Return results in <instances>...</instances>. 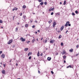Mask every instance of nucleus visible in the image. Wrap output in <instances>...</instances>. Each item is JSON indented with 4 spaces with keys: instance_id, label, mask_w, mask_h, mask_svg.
<instances>
[{
    "instance_id": "obj_48",
    "label": "nucleus",
    "mask_w": 79,
    "mask_h": 79,
    "mask_svg": "<svg viewBox=\"0 0 79 79\" xmlns=\"http://www.w3.org/2000/svg\"><path fill=\"white\" fill-rule=\"evenodd\" d=\"M64 63H66V61H65V60H64Z\"/></svg>"
},
{
    "instance_id": "obj_22",
    "label": "nucleus",
    "mask_w": 79,
    "mask_h": 79,
    "mask_svg": "<svg viewBox=\"0 0 79 79\" xmlns=\"http://www.w3.org/2000/svg\"><path fill=\"white\" fill-rule=\"evenodd\" d=\"M61 35H60L59 36V39H61Z\"/></svg>"
},
{
    "instance_id": "obj_13",
    "label": "nucleus",
    "mask_w": 79,
    "mask_h": 79,
    "mask_svg": "<svg viewBox=\"0 0 79 79\" xmlns=\"http://www.w3.org/2000/svg\"><path fill=\"white\" fill-rule=\"evenodd\" d=\"M63 29H64V27L63 26L61 27L60 29V31H63Z\"/></svg>"
},
{
    "instance_id": "obj_25",
    "label": "nucleus",
    "mask_w": 79,
    "mask_h": 79,
    "mask_svg": "<svg viewBox=\"0 0 79 79\" xmlns=\"http://www.w3.org/2000/svg\"><path fill=\"white\" fill-rule=\"evenodd\" d=\"M72 15L73 16H75V14H74V13L72 12Z\"/></svg>"
},
{
    "instance_id": "obj_54",
    "label": "nucleus",
    "mask_w": 79,
    "mask_h": 79,
    "mask_svg": "<svg viewBox=\"0 0 79 79\" xmlns=\"http://www.w3.org/2000/svg\"><path fill=\"white\" fill-rule=\"evenodd\" d=\"M58 32H61V31H58Z\"/></svg>"
},
{
    "instance_id": "obj_16",
    "label": "nucleus",
    "mask_w": 79,
    "mask_h": 79,
    "mask_svg": "<svg viewBox=\"0 0 79 79\" xmlns=\"http://www.w3.org/2000/svg\"><path fill=\"white\" fill-rule=\"evenodd\" d=\"M70 52H73V49H71L70 50H69Z\"/></svg>"
},
{
    "instance_id": "obj_37",
    "label": "nucleus",
    "mask_w": 79,
    "mask_h": 79,
    "mask_svg": "<svg viewBox=\"0 0 79 79\" xmlns=\"http://www.w3.org/2000/svg\"><path fill=\"white\" fill-rule=\"evenodd\" d=\"M51 73L52 74H53V73H53V72L52 71H51Z\"/></svg>"
},
{
    "instance_id": "obj_29",
    "label": "nucleus",
    "mask_w": 79,
    "mask_h": 79,
    "mask_svg": "<svg viewBox=\"0 0 79 79\" xmlns=\"http://www.w3.org/2000/svg\"><path fill=\"white\" fill-rule=\"evenodd\" d=\"M56 15H60V12H58L56 13Z\"/></svg>"
},
{
    "instance_id": "obj_27",
    "label": "nucleus",
    "mask_w": 79,
    "mask_h": 79,
    "mask_svg": "<svg viewBox=\"0 0 79 79\" xmlns=\"http://www.w3.org/2000/svg\"><path fill=\"white\" fill-rule=\"evenodd\" d=\"M26 27H28V24H26L25 25Z\"/></svg>"
},
{
    "instance_id": "obj_12",
    "label": "nucleus",
    "mask_w": 79,
    "mask_h": 79,
    "mask_svg": "<svg viewBox=\"0 0 79 79\" xmlns=\"http://www.w3.org/2000/svg\"><path fill=\"white\" fill-rule=\"evenodd\" d=\"M73 68V67H72V66H71V65H69L67 67V68Z\"/></svg>"
},
{
    "instance_id": "obj_20",
    "label": "nucleus",
    "mask_w": 79,
    "mask_h": 79,
    "mask_svg": "<svg viewBox=\"0 0 79 79\" xmlns=\"http://www.w3.org/2000/svg\"><path fill=\"white\" fill-rule=\"evenodd\" d=\"M23 18L24 19H26V15H24Z\"/></svg>"
},
{
    "instance_id": "obj_21",
    "label": "nucleus",
    "mask_w": 79,
    "mask_h": 79,
    "mask_svg": "<svg viewBox=\"0 0 79 79\" xmlns=\"http://www.w3.org/2000/svg\"><path fill=\"white\" fill-rule=\"evenodd\" d=\"M66 1H64L63 4L64 5H66Z\"/></svg>"
},
{
    "instance_id": "obj_30",
    "label": "nucleus",
    "mask_w": 79,
    "mask_h": 79,
    "mask_svg": "<svg viewBox=\"0 0 79 79\" xmlns=\"http://www.w3.org/2000/svg\"><path fill=\"white\" fill-rule=\"evenodd\" d=\"M75 13H76V14H77V13H78V11H75Z\"/></svg>"
},
{
    "instance_id": "obj_43",
    "label": "nucleus",
    "mask_w": 79,
    "mask_h": 79,
    "mask_svg": "<svg viewBox=\"0 0 79 79\" xmlns=\"http://www.w3.org/2000/svg\"><path fill=\"white\" fill-rule=\"evenodd\" d=\"M44 39V37H42L41 39V40H42Z\"/></svg>"
},
{
    "instance_id": "obj_14",
    "label": "nucleus",
    "mask_w": 79,
    "mask_h": 79,
    "mask_svg": "<svg viewBox=\"0 0 79 79\" xmlns=\"http://www.w3.org/2000/svg\"><path fill=\"white\" fill-rule=\"evenodd\" d=\"M27 50H28V48H25L24 49V51L25 52H27Z\"/></svg>"
},
{
    "instance_id": "obj_11",
    "label": "nucleus",
    "mask_w": 79,
    "mask_h": 79,
    "mask_svg": "<svg viewBox=\"0 0 79 79\" xmlns=\"http://www.w3.org/2000/svg\"><path fill=\"white\" fill-rule=\"evenodd\" d=\"M51 59H52V58H51V57H48V61H50V60H51Z\"/></svg>"
},
{
    "instance_id": "obj_24",
    "label": "nucleus",
    "mask_w": 79,
    "mask_h": 79,
    "mask_svg": "<svg viewBox=\"0 0 79 79\" xmlns=\"http://www.w3.org/2000/svg\"><path fill=\"white\" fill-rule=\"evenodd\" d=\"M35 40L33 39L32 40V43H34V42H35Z\"/></svg>"
},
{
    "instance_id": "obj_56",
    "label": "nucleus",
    "mask_w": 79,
    "mask_h": 79,
    "mask_svg": "<svg viewBox=\"0 0 79 79\" xmlns=\"http://www.w3.org/2000/svg\"><path fill=\"white\" fill-rule=\"evenodd\" d=\"M35 23H37V21H35Z\"/></svg>"
},
{
    "instance_id": "obj_60",
    "label": "nucleus",
    "mask_w": 79,
    "mask_h": 79,
    "mask_svg": "<svg viewBox=\"0 0 79 79\" xmlns=\"http://www.w3.org/2000/svg\"><path fill=\"white\" fill-rule=\"evenodd\" d=\"M35 34H37V32L36 31L35 32Z\"/></svg>"
},
{
    "instance_id": "obj_42",
    "label": "nucleus",
    "mask_w": 79,
    "mask_h": 79,
    "mask_svg": "<svg viewBox=\"0 0 79 79\" xmlns=\"http://www.w3.org/2000/svg\"><path fill=\"white\" fill-rule=\"evenodd\" d=\"M51 15H53V12L51 13Z\"/></svg>"
},
{
    "instance_id": "obj_40",
    "label": "nucleus",
    "mask_w": 79,
    "mask_h": 79,
    "mask_svg": "<svg viewBox=\"0 0 79 79\" xmlns=\"http://www.w3.org/2000/svg\"><path fill=\"white\" fill-rule=\"evenodd\" d=\"M42 55H43V54L42 53H41V54L40 55V56H42Z\"/></svg>"
},
{
    "instance_id": "obj_49",
    "label": "nucleus",
    "mask_w": 79,
    "mask_h": 79,
    "mask_svg": "<svg viewBox=\"0 0 79 79\" xmlns=\"http://www.w3.org/2000/svg\"><path fill=\"white\" fill-rule=\"evenodd\" d=\"M79 53H78V54H76V56H78V55H79Z\"/></svg>"
},
{
    "instance_id": "obj_5",
    "label": "nucleus",
    "mask_w": 79,
    "mask_h": 79,
    "mask_svg": "<svg viewBox=\"0 0 79 79\" xmlns=\"http://www.w3.org/2000/svg\"><path fill=\"white\" fill-rule=\"evenodd\" d=\"M69 22L68 21L65 24V26H66V27H67L68 26V25L69 24Z\"/></svg>"
},
{
    "instance_id": "obj_34",
    "label": "nucleus",
    "mask_w": 79,
    "mask_h": 79,
    "mask_svg": "<svg viewBox=\"0 0 79 79\" xmlns=\"http://www.w3.org/2000/svg\"><path fill=\"white\" fill-rule=\"evenodd\" d=\"M29 60H31V56H30L29 57Z\"/></svg>"
},
{
    "instance_id": "obj_47",
    "label": "nucleus",
    "mask_w": 79,
    "mask_h": 79,
    "mask_svg": "<svg viewBox=\"0 0 79 79\" xmlns=\"http://www.w3.org/2000/svg\"><path fill=\"white\" fill-rule=\"evenodd\" d=\"M28 56H29V55H30V52L28 54Z\"/></svg>"
},
{
    "instance_id": "obj_31",
    "label": "nucleus",
    "mask_w": 79,
    "mask_h": 79,
    "mask_svg": "<svg viewBox=\"0 0 79 79\" xmlns=\"http://www.w3.org/2000/svg\"><path fill=\"white\" fill-rule=\"evenodd\" d=\"M29 42H30V41H27V44H29Z\"/></svg>"
},
{
    "instance_id": "obj_3",
    "label": "nucleus",
    "mask_w": 79,
    "mask_h": 79,
    "mask_svg": "<svg viewBox=\"0 0 79 79\" xmlns=\"http://www.w3.org/2000/svg\"><path fill=\"white\" fill-rule=\"evenodd\" d=\"M56 22L54 21L53 23V27H55V25H56Z\"/></svg>"
},
{
    "instance_id": "obj_2",
    "label": "nucleus",
    "mask_w": 79,
    "mask_h": 79,
    "mask_svg": "<svg viewBox=\"0 0 79 79\" xmlns=\"http://www.w3.org/2000/svg\"><path fill=\"white\" fill-rule=\"evenodd\" d=\"M12 42H13V40L12 39V40H10L9 41V42H8V44H10L11 43H12Z\"/></svg>"
},
{
    "instance_id": "obj_10",
    "label": "nucleus",
    "mask_w": 79,
    "mask_h": 79,
    "mask_svg": "<svg viewBox=\"0 0 79 79\" xmlns=\"http://www.w3.org/2000/svg\"><path fill=\"white\" fill-rule=\"evenodd\" d=\"M63 58L64 60H66V56L65 55H64L63 56Z\"/></svg>"
},
{
    "instance_id": "obj_55",
    "label": "nucleus",
    "mask_w": 79,
    "mask_h": 79,
    "mask_svg": "<svg viewBox=\"0 0 79 79\" xmlns=\"http://www.w3.org/2000/svg\"><path fill=\"white\" fill-rule=\"evenodd\" d=\"M60 5H61V4H62V2H60Z\"/></svg>"
},
{
    "instance_id": "obj_15",
    "label": "nucleus",
    "mask_w": 79,
    "mask_h": 79,
    "mask_svg": "<svg viewBox=\"0 0 79 79\" xmlns=\"http://www.w3.org/2000/svg\"><path fill=\"white\" fill-rule=\"evenodd\" d=\"M18 27H17L16 28L15 30V32H17V31H18Z\"/></svg>"
},
{
    "instance_id": "obj_7",
    "label": "nucleus",
    "mask_w": 79,
    "mask_h": 79,
    "mask_svg": "<svg viewBox=\"0 0 79 79\" xmlns=\"http://www.w3.org/2000/svg\"><path fill=\"white\" fill-rule=\"evenodd\" d=\"M18 10V8H17L16 7H15V8H13V9L12 10V11H13L15 10Z\"/></svg>"
},
{
    "instance_id": "obj_52",
    "label": "nucleus",
    "mask_w": 79,
    "mask_h": 79,
    "mask_svg": "<svg viewBox=\"0 0 79 79\" xmlns=\"http://www.w3.org/2000/svg\"><path fill=\"white\" fill-rule=\"evenodd\" d=\"M36 40H37V41H39V40L38 39V38H37L36 39Z\"/></svg>"
},
{
    "instance_id": "obj_53",
    "label": "nucleus",
    "mask_w": 79,
    "mask_h": 79,
    "mask_svg": "<svg viewBox=\"0 0 79 79\" xmlns=\"http://www.w3.org/2000/svg\"><path fill=\"white\" fill-rule=\"evenodd\" d=\"M40 30H38V32H40Z\"/></svg>"
},
{
    "instance_id": "obj_17",
    "label": "nucleus",
    "mask_w": 79,
    "mask_h": 79,
    "mask_svg": "<svg viewBox=\"0 0 79 79\" xmlns=\"http://www.w3.org/2000/svg\"><path fill=\"white\" fill-rule=\"evenodd\" d=\"M65 53H66V52H65V51H63V53L62 52V55H64Z\"/></svg>"
},
{
    "instance_id": "obj_28",
    "label": "nucleus",
    "mask_w": 79,
    "mask_h": 79,
    "mask_svg": "<svg viewBox=\"0 0 79 79\" xmlns=\"http://www.w3.org/2000/svg\"><path fill=\"white\" fill-rule=\"evenodd\" d=\"M3 23V21L2 20H0V23Z\"/></svg>"
},
{
    "instance_id": "obj_32",
    "label": "nucleus",
    "mask_w": 79,
    "mask_h": 79,
    "mask_svg": "<svg viewBox=\"0 0 79 79\" xmlns=\"http://www.w3.org/2000/svg\"><path fill=\"white\" fill-rule=\"evenodd\" d=\"M78 47H79V45H77L76 46V48H78Z\"/></svg>"
},
{
    "instance_id": "obj_8",
    "label": "nucleus",
    "mask_w": 79,
    "mask_h": 79,
    "mask_svg": "<svg viewBox=\"0 0 79 79\" xmlns=\"http://www.w3.org/2000/svg\"><path fill=\"white\" fill-rule=\"evenodd\" d=\"M2 73L3 74H5V71L4 70H3L2 71Z\"/></svg>"
},
{
    "instance_id": "obj_51",
    "label": "nucleus",
    "mask_w": 79,
    "mask_h": 79,
    "mask_svg": "<svg viewBox=\"0 0 79 79\" xmlns=\"http://www.w3.org/2000/svg\"><path fill=\"white\" fill-rule=\"evenodd\" d=\"M68 26H71V24H68Z\"/></svg>"
},
{
    "instance_id": "obj_9",
    "label": "nucleus",
    "mask_w": 79,
    "mask_h": 79,
    "mask_svg": "<svg viewBox=\"0 0 79 79\" xmlns=\"http://www.w3.org/2000/svg\"><path fill=\"white\" fill-rule=\"evenodd\" d=\"M5 55L4 54H2L1 55V57L4 58H5Z\"/></svg>"
},
{
    "instance_id": "obj_6",
    "label": "nucleus",
    "mask_w": 79,
    "mask_h": 79,
    "mask_svg": "<svg viewBox=\"0 0 79 79\" xmlns=\"http://www.w3.org/2000/svg\"><path fill=\"white\" fill-rule=\"evenodd\" d=\"M55 40H52L50 41V43H51L52 44H53V43H54L55 42Z\"/></svg>"
},
{
    "instance_id": "obj_19",
    "label": "nucleus",
    "mask_w": 79,
    "mask_h": 79,
    "mask_svg": "<svg viewBox=\"0 0 79 79\" xmlns=\"http://www.w3.org/2000/svg\"><path fill=\"white\" fill-rule=\"evenodd\" d=\"M38 56H40V54L39 53V51H38V52L37 54Z\"/></svg>"
},
{
    "instance_id": "obj_26",
    "label": "nucleus",
    "mask_w": 79,
    "mask_h": 79,
    "mask_svg": "<svg viewBox=\"0 0 79 79\" xmlns=\"http://www.w3.org/2000/svg\"><path fill=\"white\" fill-rule=\"evenodd\" d=\"M60 45H61V46H63V43H61Z\"/></svg>"
},
{
    "instance_id": "obj_4",
    "label": "nucleus",
    "mask_w": 79,
    "mask_h": 79,
    "mask_svg": "<svg viewBox=\"0 0 79 79\" xmlns=\"http://www.w3.org/2000/svg\"><path fill=\"white\" fill-rule=\"evenodd\" d=\"M54 10V8H52V7H51L49 9V11H53V10Z\"/></svg>"
},
{
    "instance_id": "obj_35",
    "label": "nucleus",
    "mask_w": 79,
    "mask_h": 79,
    "mask_svg": "<svg viewBox=\"0 0 79 79\" xmlns=\"http://www.w3.org/2000/svg\"><path fill=\"white\" fill-rule=\"evenodd\" d=\"M42 0H39V2H41Z\"/></svg>"
},
{
    "instance_id": "obj_58",
    "label": "nucleus",
    "mask_w": 79,
    "mask_h": 79,
    "mask_svg": "<svg viewBox=\"0 0 79 79\" xmlns=\"http://www.w3.org/2000/svg\"><path fill=\"white\" fill-rule=\"evenodd\" d=\"M18 64L16 63V66H18Z\"/></svg>"
},
{
    "instance_id": "obj_39",
    "label": "nucleus",
    "mask_w": 79,
    "mask_h": 79,
    "mask_svg": "<svg viewBox=\"0 0 79 79\" xmlns=\"http://www.w3.org/2000/svg\"><path fill=\"white\" fill-rule=\"evenodd\" d=\"M1 53H2V51H0V55H1Z\"/></svg>"
},
{
    "instance_id": "obj_63",
    "label": "nucleus",
    "mask_w": 79,
    "mask_h": 79,
    "mask_svg": "<svg viewBox=\"0 0 79 79\" xmlns=\"http://www.w3.org/2000/svg\"><path fill=\"white\" fill-rule=\"evenodd\" d=\"M1 64H2V63H1Z\"/></svg>"
},
{
    "instance_id": "obj_18",
    "label": "nucleus",
    "mask_w": 79,
    "mask_h": 79,
    "mask_svg": "<svg viewBox=\"0 0 79 79\" xmlns=\"http://www.w3.org/2000/svg\"><path fill=\"white\" fill-rule=\"evenodd\" d=\"M23 8H26V6L24 5L23 6Z\"/></svg>"
},
{
    "instance_id": "obj_23",
    "label": "nucleus",
    "mask_w": 79,
    "mask_h": 79,
    "mask_svg": "<svg viewBox=\"0 0 79 79\" xmlns=\"http://www.w3.org/2000/svg\"><path fill=\"white\" fill-rule=\"evenodd\" d=\"M43 4H44V2H42L40 3V5H43Z\"/></svg>"
},
{
    "instance_id": "obj_33",
    "label": "nucleus",
    "mask_w": 79,
    "mask_h": 79,
    "mask_svg": "<svg viewBox=\"0 0 79 79\" xmlns=\"http://www.w3.org/2000/svg\"><path fill=\"white\" fill-rule=\"evenodd\" d=\"M3 65L4 66V67H5L6 66V64H3Z\"/></svg>"
},
{
    "instance_id": "obj_38",
    "label": "nucleus",
    "mask_w": 79,
    "mask_h": 79,
    "mask_svg": "<svg viewBox=\"0 0 79 79\" xmlns=\"http://www.w3.org/2000/svg\"><path fill=\"white\" fill-rule=\"evenodd\" d=\"M47 2H44V4L47 5Z\"/></svg>"
},
{
    "instance_id": "obj_1",
    "label": "nucleus",
    "mask_w": 79,
    "mask_h": 79,
    "mask_svg": "<svg viewBox=\"0 0 79 79\" xmlns=\"http://www.w3.org/2000/svg\"><path fill=\"white\" fill-rule=\"evenodd\" d=\"M20 40H21L22 42H24L26 40L25 39H24L23 37L20 38Z\"/></svg>"
},
{
    "instance_id": "obj_41",
    "label": "nucleus",
    "mask_w": 79,
    "mask_h": 79,
    "mask_svg": "<svg viewBox=\"0 0 79 79\" xmlns=\"http://www.w3.org/2000/svg\"><path fill=\"white\" fill-rule=\"evenodd\" d=\"M47 39H46L44 43H47Z\"/></svg>"
},
{
    "instance_id": "obj_44",
    "label": "nucleus",
    "mask_w": 79,
    "mask_h": 79,
    "mask_svg": "<svg viewBox=\"0 0 79 79\" xmlns=\"http://www.w3.org/2000/svg\"><path fill=\"white\" fill-rule=\"evenodd\" d=\"M56 55H58V53L57 52H56Z\"/></svg>"
},
{
    "instance_id": "obj_61",
    "label": "nucleus",
    "mask_w": 79,
    "mask_h": 79,
    "mask_svg": "<svg viewBox=\"0 0 79 79\" xmlns=\"http://www.w3.org/2000/svg\"><path fill=\"white\" fill-rule=\"evenodd\" d=\"M30 21L31 23H32V21L31 20H30Z\"/></svg>"
},
{
    "instance_id": "obj_50",
    "label": "nucleus",
    "mask_w": 79,
    "mask_h": 79,
    "mask_svg": "<svg viewBox=\"0 0 79 79\" xmlns=\"http://www.w3.org/2000/svg\"><path fill=\"white\" fill-rule=\"evenodd\" d=\"M48 23H49V24H50V23H52V22H51L50 21H49Z\"/></svg>"
},
{
    "instance_id": "obj_57",
    "label": "nucleus",
    "mask_w": 79,
    "mask_h": 79,
    "mask_svg": "<svg viewBox=\"0 0 79 79\" xmlns=\"http://www.w3.org/2000/svg\"><path fill=\"white\" fill-rule=\"evenodd\" d=\"M50 21L51 22H52V20H50Z\"/></svg>"
},
{
    "instance_id": "obj_45",
    "label": "nucleus",
    "mask_w": 79,
    "mask_h": 79,
    "mask_svg": "<svg viewBox=\"0 0 79 79\" xmlns=\"http://www.w3.org/2000/svg\"><path fill=\"white\" fill-rule=\"evenodd\" d=\"M38 73H39V74H40V72L39 70L38 71Z\"/></svg>"
},
{
    "instance_id": "obj_36",
    "label": "nucleus",
    "mask_w": 79,
    "mask_h": 79,
    "mask_svg": "<svg viewBox=\"0 0 79 79\" xmlns=\"http://www.w3.org/2000/svg\"><path fill=\"white\" fill-rule=\"evenodd\" d=\"M32 27L33 28H35V26L33 25V26H32Z\"/></svg>"
},
{
    "instance_id": "obj_62",
    "label": "nucleus",
    "mask_w": 79,
    "mask_h": 79,
    "mask_svg": "<svg viewBox=\"0 0 79 79\" xmlns=\"http://www.w3.org/2000/svg\"><path fill=\"white\" fill-rule=\"evenodd\" d=\"M18 24H19V23H18Z\"/></svg>"
},
{
    "instance_id": "obj_59",
    "label": "nucleus",
    "mask_w": 79,
    "mask_h": 79,
    "mask_svg": "<svg viewBox=\"0 0 79 79\" xmlns=\"http://www.w3.org/2000/svg\"><path fill=\"white\" fill-rule=\"evenodd\" d=\"M9 61H10V62H11V60H10Z\"/></svg>"
},
{
    "instance_id": "obj_46",
    "label": "nucleus",
    "mask_w": 79,
    "mask_h": 79,
    "mask_svg": "<svg viewBox=\"0 0 79 79\" xmlns=\"http://www.w3.org/2000/svg\"><path fill=\"white\" fill-rule=\"evenodd\" d=\"M23 15V13H21L20 16H21Z\"/></svg>"
},
{
    "instance_id": "obj_64",
    "label": "nucleus",
    "mask_w": 79,
    "mask_h": 79,
    "mask_svg": "<svg viewBox=\"0 0 79 79\" xmlns=\"http://www.w3.org/2000/svg\"><path fill=\"white\" fill-rule=\"evenodd\" d=\"M66 32H68V30H67Z\"/></svg>"
}]
</instances>
